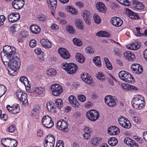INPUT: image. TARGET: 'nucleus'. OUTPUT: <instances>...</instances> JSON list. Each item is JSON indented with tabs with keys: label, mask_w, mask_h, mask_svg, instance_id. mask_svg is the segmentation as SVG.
Masks as SVG:
<instances>
[{
	"label": "nucleus",
	"mask_w": 147,
	"mask_h": 147,
	"mask_svg": "<svg viewBox=\"0 0 147 147\" xmlns=\"http://www.w3.org/2000/svg\"><path fill=\"white\" fill-rule=\"evenodd\" d=\"M76 61L80 63H83L85 60V58L84 55L80 53H77L76 56Z\"/></svg>",
	"instance_id": "30"
},
{
	"label": "nucleus",
	"mask_w": 147,
	"mask_h": 147,
	"mask_svg": "<svg viewBox=\"0 0 147 147\" xmlns=\"http://www.w3.org/2000/svg\"><path fill=\"white\" fill-rule=\"evenodd\" d=\"M120 132V129L117 127L115 126H112L109 128L108 133L111 135H117Z\"/></svg>",
	"instance_id": "17"
},
{
	"label": "nucleus",
	"mask_w": 147,
	"mask_h": 147,
	"mask_svg": "<svg viewBox=\"0 0 147 147\" xmlns=\"http://www.w3.org/2000/svg\"><path fill=\"white\" fill-rule=\"evenodd\" d=\"M76 24L78 28L82 30L84 29V26L82 20L79 19L77 20Z\"/></svg>",
	"instance_id": "43"
},
{
	"label": "nucleus",
	"mask_w": 147,
	"mask_h": 147,
	"mask_svg": "<svg viewBox=\"0 0 147 147\" xmlns=\"http://www.w3.org/2000/svg\"><path fill=\"white\" fill-rule=\"evenodd\" d=\"M67 30L69 33L71 34H72L74 32V30L72 27L70 26H67Z\"/></svg>",
	"instance_id": "63"
},
{
	"label": "nucleus",
	"mask_w": 147,
	"mask_h": 147,
	"mask_svg": "<svg viewBox=\"0 0 147 147\" xmlns=\"http://www.w3.org/2000/svg\"><path fill=\"white\" fill-rule=\"evenodd\" d=\"M13 113L16 114L19 112L20 111L19 105L17 104L13 105Z\"/></svg>",
	"instance_id": "38"
},
{
	"label": "nucleus",
	"mask_w": 147,
	"mask_h": 147,
	"mask_svg": "<svg viewBox=\"0 0 147 147\" xmlns=\"http://www.w3.org/2000/svg\"><path fill=\"white\" fill-rule=\"evenodd\" d=\"M133 121L137 124H139L141 122L140 119L138 117H134L133 118Z\"/></svg>",
	"instance_id": "58"
},
{
	"label": "nucleus",
	"mask_w": 147,
	"mask_h": 147,
	"mask_svg": "<svg viewBox=\"0 0 147 147\" xmlns=\"http://www.w3.org/2000/svg\"><path fill=\"white\" fill-rule=\"evenodd\" d=\"M81 78L87 84H89L92 82L91 76L88 74H84L81 75Z\"/></svg>",
	"instance_id": "19"
},
{
	"label": "nucleus",
	"mask_w": 147,
	"mask_h": 147,
	"mask_svg": "<svg viewBox=\"0 0 147 147\" xmlns=\"http://www.w3.org/2000/svg\"><path fill=\"white\" fill-rule=\"evenodd\" d=\"M117 1L123 5L129 6L130 5V3L127 0H117Z\"/></svg>",
	"instance_id": "47"
},
{
	"label": "nucleus",
	"mask_w": 147,
	"mask_h": 147,
	"mask_svg": "<svg viewBox=\"0 0 147 147\" xmlns=\"http://www.w3.org/2000/svg\"><path fill=\"white\" fill-rule=\"evenodd\" d=\"M83 16L86 23L88 24L90 23V13L88 11H84L83 12Z\"/></svg>",
	"instance_id": "20"
},
{
	"label": "nucleus",
	"mask_w": 147,
	"mask_h": 147,
	"mask_svg": "<svg viewBox=\"0 0 147 147\" xmlns=\"http://www.w3.org/2000/svg\"><path fill=\"white\" fill-rule=\"evenodd\" d=\"M122 86L123 88L126 89V88L129 90H134L136 91L138 90L137 87L131 85H126L125 84H122Z\"/></svg>",
	"instance_id": "35"
},
{
	"label": "nucleus",
	"mask_w": 147,
	"mask_h": 147,
	"mask_svg": "<svg viewBox=\"0 0 147 147\" xmlns=\"http://www.w3.org/2000/svg\"><path fill=\"white\" fill-rule=\"evenodd\" d=\"M36 44V41L34 39H32L30 40L29 42V45L31 47H34Z\"/></svg>",
	"instance_id": "59"
},
{
	"label": "nucleus",
	"mask_w": 147,
	"mask_h": 147,
	"mask_svg": "<svg viewBox=\"0 0 147 147\" xmlns=\"http://www.w3.org/2000/svg\"><path fill=\"white\" fill-rule=\"evenodd\" d=\"M94 22L97 24H99L101 22V19L98 15H94L93 17Z\"/></svg>",
	"instance_id": "51"
},
{
	"label": "nucleus",
	"mask_w": 147,
	"mask_h": 147,
	"mask_svg": "<svg viewBox=\"0 0 147 147\" xmlns=\"http://www.w3.org/2000/svg\"><path fill=\"white\" fill-rule=\"evenodd\" d=\"M7 17L9 22L12 23L19 20L20 18V16L18 13L13 12L10 13Z\"/></svg>",
	"instance_id": "11"
},
{
	"label": "nucleus",
	"mask_w": 147,
	"mask_h": 147,
	"mask_svg": "<svg viewBox=\"0 0 147 147\" xmlns=\"http://www.w3.org/2000/svg\"><path fill=\"white\" fill-rule=\"evenodd\" d=\"M30 29L32 33L36 34H38L41 30L40 27L36 25H32Z\"/></svg>",
	"instance_id": "27"
},
{
	"label": "nucleus",
	"mask_w": 147,
	"mask_h": 147,
	"mask_svg": "<svg viewBox=\"0 0 147 147\" xmlns=\"http://www.w3.org/2000/svg\"><path fill=\"white\" fill-rule=\"evenodd\" d=\"M41 45L45 48H50L52 46L51 43L48 40L45 38L42 39L40 40Z\"/></svg>",
	"instance_id": "22"
},
{
	"label": "nucleus",
	"mask_w": 147,
	"mask_h": 147,
	"mask_svg": "<svg viewBox=\"0 0 147 147\" xmlns=\"http://www.w3.org/2000/svg\"><path fill=\"white\" fill-rule=\"evenodd\" d=\"M56 106L59 109H61L63 105V102L61 99L59 98L56 99L55 103Z\"/></svg>",
	"instance_id": "39"
},
{
	"label": "nucleus",
	"mask_w": 147,
	"mask_h": 147,
	"mask_svg": "<svg viewBox=\"0 0 147 147\" xmlns=\"http://www.w3.org/2000/svg\"><path fill=\"white\" fill-rule=\"evenodd\" d=\"M17 98L22 105H25L28 104L26 93L20 90H18L16 92Z\"/></svg>",
	"instance_id": "4"
},
{
	"label": "nucleus",
	"mask_w": 147,
	"mask_h": 147,
	"mask_svg": "<svg viewBox=\"0 0 147 147\" xmlns=\"http://www.w3.org/2000/svg\"><path fill=\"white\" fill-rule=\"evenodd\" d=\"M58 52L61 57L64 59H68L70 57V54L69 52L64 48L59 49Z\"/></svg>",
	"instance_id": "16"
},
{
	"label": "nucleus",
	"mask_w": 147,
	"mask_h": 147,
	"mask_svg": "<svg viewBox=\"0 0 147 147\" xmlns=\"http://www.w3.org/2000/svg\"><path fill=\"white\" fill-rule=\"evenodd\" d=\"M93 61L95 65L98 67L101 66L102 64L100 60V57L99 56H97L94 57Z\"/></svg>",
	"instance_id": "37"
},
{
	"label": "nucleus",
	"mask_w": 147,
	"mask_h": 147,
	"mask_svg": "<svg viewBox=\"0 0 147 147\" xmlns=\"http://www.w3.org/2000/svg\"><path fill=\"white\" fill-rule=\"evenodd\" d=\"M104 59L107 68L109 70H112V65L109 60L107 58H105Z\"/></svg>",
	"instance_id": "40"
},
{
	"label": "nucleus",
	"mask_w": 147,
	"mask_h": 147,
	"mask_svg": "<svg viewBox=\"0 0 147 147\" xmlns=\"http://www.w3.org/2000/svg\"><path fill=\"white\" fill-rule=\"evenodd\" d=\"M117 139L115 137H111L109 138L108 142L109 145L111 146H115L117 144Z\"/></svg>",
	"instance_id": "32"
},
{
	"label": "nucleus",
	"mask_w": 147,
	"mask_h": 147,
	"mask_svg": "<svg viewBox=\"0 0 147 147\" xmlns=\"http://www.w3.org/2000/svg\"><path fill=\"white\" fill-rule=\"evenodd\" d=\"M127 47L131 50H136L138 49L140 47V45L137 42H134L126 46Z\"/></svg>",
	"instance_id": "25"
},
{
	"label": "nucleus",
	"mask_w": 147,
	"mask_h": 147,
	"mask_svg": "<svg viewBox=\"0 0 147 147\" xmlns=\"http://www.w3.org/2000/svg\"><path fill=\"white\" fill-rule=\"evenodd\" d=\"M6 62V64H7L8 66L10 67L9 69L8 70L9 74L13 76L15 75L16 71L19 69L20 65V59L16 57Z\"/></svg>",
	"instance_id": "2"
},
{
	"label": "nucleus",
	"mask_w": 147,
	"mask_h": 147,
	"mask_svg": "<svg viewBox=\"0 0 147 147\" xmlns=\"http://www.w3.org/2000/svg\"><path fill=\"white\" fill-rule=\"evenodd\" d=\"M123 55L126 59L129 61H133L135 59V55L133 53L130 51L125 52Z\"/></svg>",
	"instance_id": "18"
},
{
	"label": "nucleus",
	"mask_w": 147,
	"mask_h": 147,
	"mask_svg": "<svg viewBox=\"0 0 147 147\" xmlns=\"http://www.w3.org/2000/svg\"><path fill=\"white\" fill-rule=\"evenodd\" d=\"M134 140L129 138H125L124 140L125 143L128 146H131L132 143H133Z\"/></svg>",
	"instance_id": "46"
},
{
	"label": "nucleus",
	"mask_w": 147,
	"mask_h": 147,
	"mask_svg": "<svg viewBox=\"0 0 147 147\" xmlns=\"http://www.w3.org/2000/svg\"><path fill=\"white\" fill-rule=\"evenodd\" d=\"M67 11L72 13L75 14L77 13L76 9L71 6H69L67 8Z\"/></svg>",
	"instance_id": "49"
},
{
	"label": "nucleus",
	"mask_w": 147,
	"mask_h": 147,
	"mask_svg": "<svg viewBox=\"0 0 147 147\" xmlns=\"http://www.w3.org/2000/svg\"><path fill=\"white\" fill-rule=\"evenodd\" d=\"M11 142L10 147H16L18 144L17 142L14 139L11 140Z\"/></svg>",
	"instance_id": "60"
},
{
	"label": "nucleus",
	"mask_w": 147,
	"mask_h": 147,
	"mask_svg": "<svg viewBox=\"0 0 147 147\" xmlns=\"http://www.w3.org/2000/svg\"><path fill=\"white\" fill-rule=\"evenodd\" d=\"M52 8L54 9H55L57 3V0H49Z\"/></svg>",
	"instance_id": "48"
},
{
	"label": "nucleus",
	"mask_w": 147,
	"mask_h": 147,
	"mask_svg": "<svg viewBox=\"0 0 147 147\" xmlns=\"http://www.w3.org/2000/svg\"><path fill=\"white\" fill-rule=\"evenodd\" d=\"M145 102L144 103L142 102H140L138 103L137 105V106H138V108H135L136 109H138V110H140L142 109L144 107L145 105Z\"/></svg>",
	"instance_id": "62"
},
{
	"label": "nucleus",
	"mask_w": 147,
	"mask_h": 147,
	"mask_svg": "<svg viewBox=\"0 0 147 147\" xmlns=\"http://www.w3.org/2000/svg\"><path fill=\"white\" fill-rule=\"evenodd\" d=\"M51 89L53 94L55 96L60 95L63 91L61 86L57 84L52 85L51 87Z\"/></svg>",
	"instance_id": "8"
},
{
	"label": "nucleus",
	"mask_w": 147,
	"mask_h": 147,
	"mask_svg": "<svg viewBox=\"0 0 147 147\" xmlns=\"http://www.w3.org/2000/svg\"><path fill=\"white\" fill-rule=\"evenodd\" d=\"M42 122V124L46 127L50 128L53 125V123L51 118L48 115L43 116Z\"/></svg>",
	"instance_id": "9"
},
{
	"label": "nucleus",
	"mask_w": 147,
	"mask_h": 147,
	"mask_svg": "<svg viewBox=\"0 0 147 147\" xmlns=\"http://www.w3.org/2000/svg\"><path fill=\"white\" fill-rule=\"evenodd\" d=\"M61 67L70 74H74L78 69L77 66L74 63L66 62H63L62 64Z\"/></svg>",
	"instance_id": "3"
},
{
	"label": "nucleus",
	"mask_w": 147,
	"mask_h": 147,
	"mask_svg": "<svg viewBox=\"0 0 147 147\" xmlns=\"http://www.w3.org/2000/svg\"><path fill=\"white\" fill-rule=\"evenodd\" d=\"M6 19V18L4 15H0V26L4 24V22Z\"/></svg>",
	"instance_id": "53"
},
{
	"label": "nucleus",
	"mask_w": 147,
	"mask_h": 147,
	"mask_svg": "<svg viewBox=\"0 0 147 147\" xmlns=\"http://www.w3.org/2000/svg\"><path fill=\"white\" fill-rule=\"evenodd\" d=\"M118 121L119 124L124 128L129 129L131 126L129 121L124 117L122 116L120 117Z\"/></svg>",
	"instance_id": "7"
},
{
	"label": "nucleus",
	"mask_w": 147,
	"mask_h": 147,
	"mask_svg": "<svg viewBox=\"0 0 147 147\" xmlns=\"http://www.w3.org/2000/svg\"><path fill=\"white\" fill-rule=\"evenodd\" d=\"M96 77L100 80H103L105 79V76L102 73L98 72L96 74Z\"/></svg>",
	"instance_id": "52"
},
{
	"label": "nucleus",
	"mask_w": 147,
	"mask_h": 147,
	"mask_svg": "<svg viewBox=\"0 0 147 147\" xmlns=\"http://www.w3.org/2000/svg\"><path fill=\"white\" fill-rule=\"evenodd\" d=\"M119 76L121 80L126 82H132L134 81V78L129 73L125 71H120L119 73Z\"/></svg>",
	"instance_id": "5"
},
{
	"label": "nucleus",
	"mask_w": 147,
	"mask_h": 147,
	"mask_svg": "<svg viewBox=\"0 0 147 147\" xmlns=\"http://www.w3.org/2000/svg\"><path fill=\"white\" fill-rule=\"evenodd\" d=\"M73 41L74 45H76L80 46L82 45V41L80 39L75 38L73 39Z\"/></svg>",
	"instance_id": "44"
},
{
	"label": "nucleus",
	"mask_w": 147,
	"mask_h": 147,
	"mask_svg": "<svg viewBox=\"0 0 147 147\" xmlns=\"http://www.w3.org/2000/svg\"><path fill=\"white\" fill-rule=\"evenodd\" d=\"M96 35L97 36L102 37H110V35L108 32L105 31H101L98 32L96 34Z\"/></svg>",
	"instance_id": "33"
},
{
	"label": "nucleus",
	"mask_w": 147,
	"mask_h": 147,
	"mask_svg": "<svg viewBox=\"0 0 147 147\" xmlns=\"http://www.w3.org/2000/svg\"><path fill=\"white\" fill-rule=\"evenodd\" d=\"M86 50L87 53L91 54L93 53V49H92L91 47L89 46L88 47L86 48Z\"/></svg>",
	"instance_id": "64"
},
{
	"label": "nucleus",
	"mask_w": 147,
	"mask_h": 147,
	"mask_svg": "<svg viewBox=\"0 0 147 147\" xmlns=\"http://www.w3.org/2000/svg\"><path fill=\"white\" fill-rule=\"evenodd\" d=\"M110 22L113 26L117 27L121 26L123 23L122 20L117 17H112L111 19Z\"/></svg>",
	"instance_id": "12"
},
{
	"label": "nucleus",
	"mask_w": 147,
	"mask_h": 147,
	"mask_svg": "<svg viewBox=\"0 0 147 147\" xmlns=\"http://www.w3.org/2000/svg\"><path fill=\"white\" fill-rule=\"evenodd\" d=\"M126 13L128 15L129 17L132 19L136 20L139 18L137 13L133 12L128 8L126 9Z\"/></svg>",
	"instance_id": "21"
},
{
	"label": "nucleus",
	"mask_w": 147,
	"mask_h": 147,
	"mask_svg": "<svg viewBox=\"0 0 147 147\" xmlns=\"http://www.w3.org/2000/svg\"><path fill=\"white\" fill-rule=\"evenodd\" d=\"M16 130V126L14 124H11L8 126L7 129V131L9 133H13Z\"/></svg>",
	"instance_id": "42"
},
{
	"label": "nucleus",
	"mask_w": 147,
	"mask_h": 147,
	"mask_svg": "<svg viewBox=\"0 0 147 147\" xmlns=\"http://www.w3.org/2000/svg\"><path fill=\"white\" fill-rule=\"evenodd\" d=\"M131 68L133 73L137 74L142 73L143 71L142 66L139 64H133L131 65Z\"/></svg>",
	"instance_id": "13"
},
{
	"label": "nucleus",
	"mask_w": 147,
	"mask_h": 147,
	"mask_svg": "<svg viewBox=\"0 0 147 147\" xmlns=\"http://www.w3.org/2000/svg\"><path fill=\"white\" fill-rule=\"evenodd\" d=\"M86 115L89 120L92 121H94L99 117V113L96 110H90L87 112Z\"/></svg>",
	"instance_id": "6"
},
{
	"label": "nucleus",
	"mask_w": 147,
	"mask_h": 147,
	"mask_svg": "<svg viewBox=\"0 0 147 147\" xmlns=\"http://www.w3.org/2000/svg\"><path fill=\"white\" fill-rule=\"evenodd\" d=\"M105 103L111 107H114L116 104L115 99L111 95L105 96Z\"/></svg>",
	"instance_id": "10"
},
{
	"label": "nucleus",
	"mask_w": 147,
	"mask_h": 147,
	"mask_svg": "<svg viewBox=\"0 0 147 147\" xmlns=\"http://www.w3.org/2000/svg\"><path fill=\"white\" fill-rule=\"evenodd\" d=\"M69 102L71 104L72 106L75 108L78 107L79 105V103L77 101L75 97L73 95L69 96L68 98Z\"/></svg>",
	"instance_id": "23"
},
{
	"label": "nucleus",
	"mask_w": 147,
	"mask_h": 147,
	"mask_svg": "<svg viewBox=\"0 0 147 147\" xmlns=\"http://www.w3.org/2000/svg\"><path fill=\"white\" fill-rule=\"evenodd\" d=\"M3 51L1 53V57L2 61L4 63L6 61H9V60H11L16 57L17 58H19L17 53H16V49L14 47H11L9 45H5L3 47Z\"/></svg>",
	"instance_id": "1"
},
{
	"label": "nucleus",
	"mask_w": 147,
	"mask_h": 147,
	"mask_svg": "<svg viewBox=\"0 0 147 147\" xmlns=\"http://www.w3.org/2000/svg\"><path fill=\"white\" fill-rule=\"evenodd\" d=\"M133 5L135 9L138 10L142 9L144 7V5L138 1H134L133 2Z\"/></svg>",
	"instance_id": "28"
},
{
	"label": "nucleus",
	"mask_w": 147,
	"mask_h": 147,
	"mask_svg": "<svg viewBox=\"0 0 147 147\" xmlns=\"http://www.w3.org/2000/svg\"><path fill=\"white\" fill-rule=\"evenodd\" d=\"M140 102L144 103V101L141 99L139 97H135L131 101L132 106L135 109L138 108V104Z\"/></svg>",
	"instance_id": "24"
},
{
	"label": "nucleus",
	"mask_w": 147,
	"mask_h": 147,
	"mask_svg": "<svg viewBox=\"0 0 147 147\" xmlns=\"http://www.w3.org/2000/svg\"><path fill=\"white\" fill-rule=\"evenodd\" d=\"M47 74L51 77L54 76L56 75V70L54 69H49L47 71Z\"/></svg>",
	"instance_id": "41"
},
{
	"label": "nucleus",
	"mask_w": 147,
	"mask_h": 147,
	"mask_svg": "<svg viewBox=\"0 0 147 147\" xmlns=\"http://www.w3.org/2000/svg\"><path fill=\"white\" fill-rule=\"evenodd\" d=\"M64 146L63 142L62 140H59L57 142L55 147H64Z\"/></svg>",
	"instance_id": "57"
},
{
	"label": "nucleus",
	"mask_w": 147,
	"mask_h": 147,
	"mask_svg": "<svg viewBox=\"0 0 147 147\" xmlns=\"http://www.w3.org/2000/svg\"><path fill=\"white\" fill-rule=\"evenodd\" d=\"M10 139L8 138H3L1 140V143L3 146L5 147L9 146Z\"/></svg>",
	"instance_id": "36"
},
{
	"label": "nucleus",
	"mask_w": 147,
	"mask_h": 147,
	"mask_svg": "<svg viewBox=\"0 0 147 147\" xmlns=\"http://www.w3.org/2000/svg\"><path fill=\"white\" fill-rule=\"evenodd\" d=\"M108 82L109 84L112 86L114 85V81H115V79L114 77L112 75H110V77L107 78Z\"/></svg>",
	"instance_id": "45"
},
{
	"label": "nucleus",
	"mask_w": 147,
	"mask_h": 147,
	"mask_svg": "<svg viewBox=\"0 0 147 147\" xmlns=\"http://www.w3.org/2000/svg\"><path fill=\"white\" fill-rule=\"evenodd\" d=\"M33 90L35 93L39 95L42 94L45 90V88L42 87L34 88Z\"/></svg>",
	"instance_id": "31"
},
{
	"label": "nucleus",
	"mask_w": 147,
	"mask_h": 147,
	"mask_svg": "<svg viewBox=\"0 0 147 147\" xmlns=\"http://www.w3.org/2000/svg\"><path fill=\"white\" fill-rule=\"evenodd\" d=\"M46 107L49 111H51L54 108L53 103L52 102L47 103L46 104Z\"/></svg>",
	"instance_id": "50"
},
{
	"label": "nucleus",
	"mask_w": 147,
	"mask_h": 147,
	"mask_svg": "<svg viewBox=\"0 0 147 147\" xmlns=\"http://www.w3.org/2000/svg\"><path fill=\"white\" fill-rule=\"evenodd\" d=\"M78 98L79 100L82 102H84L86 100V97L83 94L78 95Z\"/></svg>",
	"instance_id": "56"
},
{
	"label": "nucleus",
	"mask_w": 147,
	"mask_h": 147,
	"mask_svg": "<svg viewBox=\"0 0 147 147\" xmlns=\"http://www.w3.org/2000/svg\"><path fill=\"white\" fill-rule=\"evenodd\" d=\"M24 3V0H14L12 2V5L15 9H20L23 7Z\"/></svg>",
	"instance_id": "15"
},
{
	"label": "nucleus",
	"mask_w": 147,
	"mask_h": 147,
	"mask_svg": "<svg viewBox=\"0 0 147 147\" xmlns=\"http://www.w3.org/2000/svg\"><path fill=\"white\" fill-rule=\"evenodd\" d=\"M53 30H57L59 29V26L56 24L52 23L50 27Z\"/></svg>",
	"instance_id": "61"
},
{
	"label": "nucleus",
	"mask_w": 147,
	"mask_h": 147,
	"mask_svg": "<svg viewBox=\"0 0 147 147\" xmlns=\"http://www.w3.org/2000/svg\"><path fill=\"white\" fill-rule=\"evenodd\" d=\"M96 7L97 10L99 11L104 13L106 10V7L105 5L102 2H98L96 5Z\"/></svg>",
	"instance_id": "26"
},
{
	"label": "nucleus",
	"mask_w": 147,
	"mask_h": 147,
	"mask_svg": "<svg viewBox=\"0 0 147 147\" xmlns=\"http://www.w3.org/2000/svg\"><path fill=\"white\" fill-rule=\"evenodd\" d=\"M102 138L99 137H95L91 140V143L93 146H97L101 142Z\"/></svg>",
	"instance_id": "29"
},
{
	"label": "nucleus",
	"mask_w": 147,
	"mask_h": 147,
	"mask_svg": "<svg viewBox=\"0 0 147 147\" xmlns=\"http://www.w3.org/2000/svg\"><path fill=\"white\" fill-rule=\"evenodd\" d=\"M57 126L58 129L63 131H66L68 126L67 123L65 121L63 120L61 121H59L57 123Z\"/></svg>",
	"instance_id": "14"
},
{
	"label": "nucleus",
	"mask_w": 147,
	"mask_h": 147,
	"mask_svg": "<svg viewBox=\"0 0 147 147\" xmlns=\"http://www.w3.org/2000/svg\"><path fill=\"white\" fill-rule=\"evenodd\" d=\"M47 16L44 14L40 15L38 17V20L42 22L45 21L47 20Z\"/></svg>",
	"instance_id": "54"
},
{
	"label": "nucleus",
	"mask_w": 147,
	"mask_h": 147,
	"mask_svg": "<svg viewBox=\"0 0 147 147\" xmlns=\"http://www.w3.org/2000/svg\"><path fill=\"white\" fill-rule=\"evenodd\" d=\"M44 142L54 143L55 144V138L53 136L49 135L45 137Z\"/></svg>",
	"instance_id": "34"
},
{
	"label": "nucleus",
	"mask_w": 147,
	"mask_h": 147,
	"mask_svg": "<svg viewBox=\"0 0 147 147\" xmlns=\"http://www.w3.org/2000/svg\"><path fill=\"white\" fill-rule=\"evenodd\" d=\"M44 147H54V143H51L44 142Z\"/></svg>",
	"instance_id": "55"
}]
</instances>
